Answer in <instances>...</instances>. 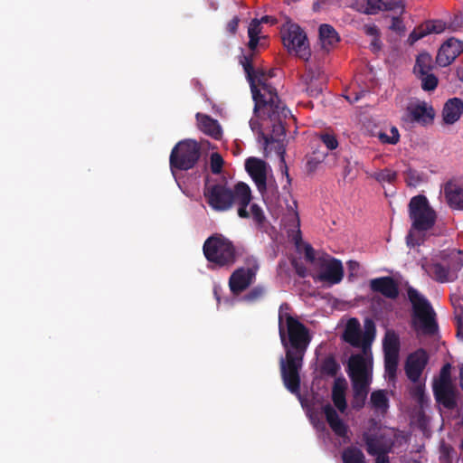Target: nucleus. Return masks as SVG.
Returning a JSON list of instances; mask_svg holds the SVG:
<instances>
[{
	"mask_svg": "<svg viewBox=\"0 0 463 463\" xmlns=\"http://www.w3.org/2000/svg\"><path fill=\"white\" fill-rule=\"evenodd\" d=\"M254 53L240 58L254 101L253 113L256 118L249 122L250 129L258 134V139L264 146L279 141L286 136L285 123L290 110L278 95V91L269 80L275 77V70L265 71L253 66Z\"/></svg>",
	"mask_w": 463,
	"mask_h": 463,
	"instance_id": "obj_1",
	"label": "nucleus"
},
{
	"mask_svg": "<svg viewBox=\"0 0 463 463\" xmlns=\"http://www.w3.org/2000/svg\"><path fill=\"white\" fill-rule=\"evenodd\" d=\"M290 307L283 303L279 310V334L285 356L279 359L284 386L293 394L300 392V370L307 347L312 340L309 329L289 314Z\"/></svg>",
	"mask_w": 463,
	"mask_h": 463,
	"instance_id": "obj_2",
	"label": "nucleus"
},
{
	"mask_svg": "<svg viewBox=\"0 0 463 463\" xmlns=\"http://www.w3.org/2000/svg\"><path fill=\"white\" fill-rule=\"evenodd\" d=\"M203 195L209 206L217 212H226L238 206V215L241 218H249L250 213L247 207L251 201V191L250 186L239 182L232 189L223 184L206 185Z\"/></svg>",
	"mask_w": 463,
	"mask_h": 463,
	"instance_id": "obj_3",
	"label": "nucleus"
},
{
	"mask_svg": "<svg viewBox=\"0 0 463 463\" xmlns=\"http://www.w3.org/2000/svg\"><path fill=\"white\" fill-rule=\"evenodd\" d=\"M243 251L242 247L235 246L232 241L220 233L208 237L203 245V252L207 261L219 269H229L233 266Z\"/></svg>",
	"mask_w": 463,
	"mask_h": 463,
	"instance_id": "obj_4",
	"label": "nucleus"
},
{
	"mask_svg": "<svg viewBox=\"0 0 463 463\" xmlns=\"http://www.w3.org/2000/svg\"><path fill=\"white\" fill-rule=\"evenodd\" d=\"M407 296L412 307L411 322L415 331L424 335H436L439 325L430 302L412 287H408Z\"/></svg>",
	"mask_w": 463,
	"mask_h": 463,
	"instance_id": "obj_5",
	"label": "nucleus"
},
{
	"mask_svg": "<svg viewBox=\"0 0 463 463\" xmlns=\"http://www.w3.org/2000/svg\"><path fill=\"white\" fill-rule=\"evenodd\" d=\"M347 373L353 387L352 407L359 411L365 404L371 383L366 359L363 354H356L350 356Z\"/></svg>",
	"mask_w": 463,
	"mask_h": 463,
	"instance_id": "obj_6",
	"label": "nucleus"
},
{
	"mask_svg": "<svg viewBox=\"0 0 463 463\" xmlns=\"http://www.w3.org/2000/svg\"><path fill=\"white\" fill-rule=\"evenodd\" d=\"M408 213L411 225L407 236V243L411 246L419 245L418 241H413V233H422L430 230L435 225L437 214L430 205L427 197L422 194L415 195L410 200Z\"/></svg>",
	"mask_w": 463,
	"mask_h": 463,
	"instance_id": "obj_7",
	"label": "nucleus"
},
{
	"mask_svg": "<svg viewBox=\"0 0 463 463\" xmlns=\"http://www.w3.org/2000/svg\"><path fill=\"white\" fill-rule=\"evenodd\" d=\"M462 267L463 256L455 250L443 251L423 266L429 276L439 283L455 281Z\"/></svg>",
	"mask_w": 463,
	"mask_h": 463,
	"instance_id": "obj_8",
	"label": "nucleus"
},
{
	"mask_svg": "<svg viewBox=\"0 0 463 463\" xmlns=\"http://www.w3.org/2000/svg\"><path fill=\"white\" fill-rule=\"evenodd\" d=\"M202 155L200 144L194 139L179 141L172 149L169 156L171 171H188L199 162Z\"/></svg>",
	"mask_w": 463,
	"mask_h": 463,
	"instance_id": "obj_9",
	"label": "nucleus"
},
{
	"mask_svg": "<svg viewBox=\"0 0 463 463\" xmlns=\"http://www.w3.org/2000/svg\"><path fill=\"white\" fill-rule=\"evenodd\" d=\"M364 331L362 332L360 322L357 318H350L345 327L342 338L354 347H361L364 352L370 348L374 339L375 324L371 318H366L364 323Z\"/></svg>",
	"mask_w": 463,
	"mask_h": 463,
	"instance_id": "obj_10",
	"label": "nucleus"
},
{
	"mask_svg": "<svg viewBox=\"0 0 463 463\" xmlns=\"http://www.w3.org/2000/svg\"><path fill=\"white\" fill-rule=\"evenodd\" d=\"M247 267L236 269L229 278V288L231 292L238 296L245 291L256 279L257 272L260 269L257 259L253 256H248L245 259Z\"/></svg>",
	"mask_w": 463,
	"mask_h": 463,
	"instance_id": "obj_11",
	"label": "nucleus"
},
{
	"mask_svg": "<svg viewBox=\"0 0 463 463\" xmlns=\"http://www.w3.org/2000/svg\"><path fill=\"white\" fill-rule=\"evenodd\" d=\"M281 33L283 44L288 52H294L298 58L307 61L311 56V51L307 34L300 26L292 24Z\"/></svg>",
	"mask_w": 463,
	"mask_h": 463,
	"instance_id": "obj_12",
	"label": "nucleus"
},
{
	"mask_svg": "<svg viewBox=\"0 0 463 463\" xmlns=\"http://www.w3.org/2000/svg\"><path fill=\"white\" fill-rule=\"evenodd\" d=\"M384 369L390 380L396 377L400 339L394 333H387L383 340Z\"/></svg>",
	"mask_w": 463,
	"mask_h": 463,
	"instance_id": "obj_13",
	"label": "nucleus"
},
{
	"mask_svg": "<svg viewBox=\"0 0 463 463\" xmlns=\"http://www.w3.org/2000/svg\"><path fill=\"white\" fill-rule=\"evenodd\" d=\"M429 354L423 348H419L410 354L405 362V373L410 381L416 383L419 382L425 367L429 363Z\"/></svg>",
	"mask_w": 463,
	"mask_h": 463,
	"instance_id": "obj_14",
	"label": "nucleus"
},
{
	"mask_svg": "<svg viewBox=\"0 0 463 463\" xmlns=\"http://www.w3.org/2000/svg\"><path fill=\"white\" fill-rule=\"evenodd\" d=\"M344 278V267L341 260L335 258H330L324 260L321 264V271L317 275V279L322 282H327L330 285H335L342 281Z\"/></svg>",
	"mask_w": 463,
	"mask_h": 463,
	"instance_id": "obj_15",
	"label": "nucleus"
},
{
	"mask_svg": "<svg viewBox=\"0 0 463 463\" xmlns=\"http://www.w3.org/2000/svg\"><path fill=\"white\" fill-rule=\"evenodd\" d=\"M463 52V43L455 38L448 39L439 49L436 62L440 67L450 65Z\"/></svg>",
	"mask_w": 463,
	"mask_h": 463,
	"instance_id": "obj_16",
	"label": "nucleus"
},
{
	"mask_svg": "<svg viewBox=\"0 0 463 463\" xmlns=\"http://www.w3.org/2000/svg\"><path fill=\"white\" fill-rule=\"evenodd\" d=\"M436 402L448 410L458 407V391L454 384H432Z\"/></svg>",
	"mask_w": 463,
	"mask_h": 463,
	"instance_id": "obj_17",
	"label": "nucleus"
},
{
	"mask_svg": "<svg viewBox=\"0 0 463 463\" xmlns=\"http://www.w3.org/2000/svg\"><path fill=\"white\" fill-rule=\"evenodd\" d=\"M321 410L328 426L335 433V435L344 439H349V427L340 418L333 405H331L330 403H326L322 406Z\"/></svg>",
	"mask_w": 463,
	"mask_h": 463,
	"instance_id": "obj_18",
	"label": "nucleus"
},
{
	"mask_svg": "<svg viewBox=\"0 0 463 463\" xmlns=\"http://www.w3.org/2000/svg\"><path fill=\"white\" fill-rule=\"evenodd\" d=\"M245 168L254 181L258 190L262 192L267 186L266 163L256 157H250L245 162Z\"/></svg>",
	"mask_w": 463,
	"mask_h": 463,
	"instance_id": "obj_19",
	"label": "nucleus"
},
{
	"mask_svg": "<svg viewBox=\"0 0 463 463\" xmlns=\"http://www.w3.org/2000/svg\"><path fill=\"white\" fill-rule=\"evenodd\" d=\"M369 287L373 292L380 293L390 299H395L399 296V286L395 279L390 276L371 279Z\"/></svg>",
	"mask_w": 463,
	"mask_h": 463,
	"instance_id": "obj_20",
	"label": "nucleus"
},
{
	"mask_svg": "<svg viewBox=\"0 0 463 463\" xmlns=\"http://www.w3.org/2000/svg\"><path fill=\"white\" fill-rule=\"evenodd\" d=\"M407 110L411 119L422 126L432 123L435 117L433 107L426 101L412 104L408 107Z\"/></svg>",
	"mask_w": 463,
	"mask_h": 463,
	"instance_id": "obj_21",
	"label": "nucleus"
},
{
	"mask_svg": "<svg viewBox=\"0 0 463 463\" xmlns=\"http://www.w3.org/2000/svg\"><path fill=\"white\" fill-rule=\"evenodd\" d=\"M347 383L345 378H336L332 388V402L335 408L342 413L347 409L345 392Z\"/></svg>",
	"mask_w": 463,
	"mask_h": 463,
	"instance_id": "obj_22",
	"label": "nucleus"
},
{
	"mask_svg": "<svg viewBox=\"0 0 463 463\" xmlns=\"http://www.w3.org/2000/svg\"><path fill=\"white\" fill-rule=\"evenodd\" d=\"M196 119L200 130L204 134L212 137L216 140L222 137V128L216 119H213L210 116L202 113L196 114Z\"/></svg>",
	"mask_w": 463,
	"mask_h": 463,
	"instance_id": "obj_23",
	"label": "nucleus"
},
{
	"mask_svg": "<svg viewBox=\"0 0 463 463\" xmlns=\"http://www.w3.org/2000/svg\"><path fill=\"white\" fill-rule=\"evenodd\" d=\"M463 113V101L458 98L449 99L444 105L442 117L446 124H454Z\"/></svg>",
	"mask_w": 463,
	"mask_h": 463,
	"instance_id": "obj_24",
	"label": "nucleus"
},
{
	"mask_svg": "<svg viewBox=\"0 0 463 463\" xmlns=\"http://www.w3.org/2000/svg\"><path fill=\"white\" fill-rule=\"evenodd\" d=\"M319 39L322 48L326 51L331 50L340 41V37L335 29L327 24L319 26Z\"/></svg>",
	"mask_w": 463,
	"mask_h": 463,
	"instance_id": "obj_25",
	"label": "nucleus"
},
{
	"mask_svg": "<svg viewBox=\"0 0 463 463\" xmlns=\"http://www.w3.org/2000/svg\"><path fill=\"white\" fill-rule=\"evenodd\" d=\"M445 197L451 208L463 210V185L447 184Z\"/></svg>",
	"mask_w": 463,
	"mask_h": 463,
	"instance_id": "obj_26",
	"label": "nucleus"
},
{
	"mask_svg": "<svg viewBox=\"0 0 463 463\" xmlns=\"http://www.w3.org/2000/svg\"><path fill=\"white\" fill-rule=\"evenodd\" d=\"M433 68L434 65L431 55L428 52H421L416 57L413 73L416 77H420L431 72Z\"/></svg>",
	"mask_w": 463,
	"mask_h": 463,
	"instance_id": "obj_27",
	"label": "nucleus"
},
{
	"mask_svg": "<svg viewBox=\"0 0 463 463\" xmlns=\"http://www.w3.org/2000/svg\"><path fill=\"white\" fill-rule=\"evenodd\" d=\"M363 438L369 455L378 456L387 453L383 441L376 435L364 433Z\"/></svg>",
	"mask_w": 463,
	"mask_h": 463,
	"instance_id": "obj_28",
	"label": "nucleus"
},
{
	"mask_svg": "<svg viewBox=\"0 0 463 463\" xmlns=\"http://www.w3.org/2000/svg\"><path fill=\"white\" fill-rule=\"evenodd\" d=\"M341 457L343 463H368L363 451L354 446L345 448Z\"/></svg>",
	"mask_w": 463,
	"mask_h": 463,
	"instance_id": "obj_29",
	"label": "nucleus"
},
{
	"mask_svg": "<svg viewBox=\"0 0 463 463\" xmlns=\"http://www.w3.org/2000/svg\"><path fill=\"white\" fill-rule=\"evenodd\" d=\"M370 402L377 411H386L389 407V400L383 390H377L371 393Z\"/></svg>",
	"mask_w": 463,
	"mask_h": 463,
	"instance_id": "obj_30",
	"label": "nucleus"
},
{
	"mask_svg": "<svg viewBox=\"0 0 463 463\" xmlns=\"http://www.w3.org/2000/svg\"><path fill=\"white\" fill-rule=\"evenodd\" d=\"M340 369V365L335 361V357L330 355L326 357L321 364H320V373L323 375H327L331 377H335Z\"/></svg>",
	"mask_w": 463,
	"mask_h": 463,
	"instance_id": "obj_31",
	"label": "nucleus"
},
{
	"mask_svg": "<svg viewBox=\"0 0 463 463\" xmlns=\"http://www.w3.org/2000/svg\"><path fill=\"white\" fill-rule=\"evenodd\" d=\"M306 91L310 97L316 98L322 93L324 81L314 79V75L308 73L306 79Z\"/></svg>",
	"mask_w": 463,
	"mask_h": 463,
	"instance_id": "obj_32",
	"label": "nucleus"
},
{
	"mask_svg": "<svg viewBox=\"0 0 463 463\" xmlns=\"http://www.w3.org/2000/svg\"><path fill=\"white\" fill-rule=\"evenodd\" d=\"M410 389L411 397L418 403V405L423 408L429 402L428 397L425 394V387L422 383H418Z\"/></svg>",
	"mask_w": 463,
	"mask_h": 463,
	"instance_id": "obj_33",
	"label": "nucleus"
},
{
	"mask_svg": "<svg viewBox=\"0 0 463 463\" xmlns=\"http://www.w3.org/2000/svg\"><path fill=\"white\" fill-rule=\"evenodd\" d=\"M372 177L375 179L380 184H392L397 179V173L395 171H392L389 168H384L382 170H379L377 172H374L372 175Z\"/></svg>",
	"mask_w": 463,
	"mask_h": 463,
	"instance_id": "obj_34",
	"label": "nucleus"
},
{
	"mask_svg": "<svg viewBox=\"0 0 463 463\" xmlns=\"http://www.w3.org/2000/svg\"><path fill=\"white\" fill-rule=\"evenodd\" d=\"M417 78L420 80V86L424 91H433L438 87L439 79L432 72Z\"/></svg>",
	"mask_w": 463,
	"mask_h": 463,
	"instance_id": "obj_35",
	"label": "nucleus"
},
{
	"mask_svg": "<svg viewBox=\"0 0 463 463\" xmlns=\"http://www.w3.org/2000/svg\"><path fill=\"white\" fill-rule=\"evenodd\" d=\"M266 293L264 286L258 285L252 288L248 293H246L242 299L248 303H255L263 298Z\"/></svg>",
	"mask_w": 463,
	"mask_h": 463,
	"instance_id": "obj_36",
	"label": "nucleus"
},
{
	"mask_svg": "<svg viewBox=\"0 0 463 463\" xmlns=\"http://www.w3.org/2000/svg\"><path fill=\"white\" fill-rule=\"evenodd\" d=\"M320 141L329 150H335L338 147V140L336 136L331 131H324L318 135Z\"/></svg>",
	"mask_w": 463,
	"mask_h": 463,
	"instance_id": "obj_37",
	"label": "nucleus"
},
{
	"mask_svg": "<svg viewBox=\"0 0 463 463\" xmlns=\"http://www.w3.org/2000/svg\"><path fill=\"white\" fill-rule=\"evenodd\" d=\"M432 384H453L450 364L447 363L441 367L439 378L435 379Z\"/></svg>",
	"mask_w": 463,
	"mask_h": 463,
	"instance_id": "obj_38",
	"label": "nucleus"
},
{
	"mask_svg": "<svg viewBox=\"0 0 463 463\" xmlns=\"http://www.w3.org/2000/svg\"><path fill=\"white\" fill-rule=\"evenodd\" d=\"M430 33V29L426 22L420 24V26L414 28V30L410 33L408 41L410 42L411 44H413L414 43H416L417 41Z\"/></svg>",
	"mask_w": 463,
	"mask_h": 463,
	"instance_id": "obj_39",
	"label": "nucleus"
},
{
	"mask_svg": "<svg viewBox=\"0 0 463 463\" xmlns=\"http://www.w3.org/2000/svg\"><path fill=\"white\" fill-rule=\"evenodd\" d=\"M383 0H366L364 13L366 14H376L380 11H383Z\"/></svg>",
	"mask_w": 463,
	"mask_h": 463,
	"instance_id": "obj_40",
	"label": "nucleus"
},
{
	"mask_svg": "<svg viewBox=\"0 0 463 463\" xmlns=\"http://www.w3.org/2000/svg\"><path fill=\"white\" fill-rule=\"evenodd\" d=\"M224 161L219 153H213L210 157L211 171L214 175L222 172Z\"/></svg>",
	"mask_w": 463,
	"mask_h": 463,
	"instance_id": "obj_41",
	"label": "nucleus"
},
{
	"mask_svg": "<svg viewBox=\"0 0 463 463\" xmlns=\"http://www.w3.org/2000/svg\"><path fill=\"white\" fill-rule=\"evenodd\" d=\"M405 182L409 186H417L420 182L421 178L416 170L409 168L405 173Z\"/></svg>",
	"mask_w": 463,
	"mask_h": 463,
	"instance_id": "obj_42",
	"label": "nucleus"
},
{
	"mask_svg": "<svg viewBox=\"0 0 463 463\" xmlns=\"http://www.w3.org/2000/svg\"><path fill=\"white\" fill-rule=\"evenodd\" d=\"M250 215H251L253 220L259 224L262 223L265 219L262 209L256 203L250 205Z\"/></svg>",
	"mask_w": 463,
	"mask_h": 463,
	"instance_id": "obj_43",
	"label": "nucleus"
},
{
	"mask_svg": "<svg viewBox=\"0 0 463 463\" xmlns=\"http://www.w3.org/2000/svg\"><path fill=\"white\" fill-rule=\"evenodd\" d=\"M383 11H394L402 8V0H383Z\"/></svg>",
	"mask_w": 463,
	"mask_h": 463,
	"instance_id": "obj_44",
	"label": "nucleus"
},
{
	"mask_svg": "<svg viewBox=\"0 0 463 463\" xmlns=\"http://www.w3.org/2000/svg\"><path fill=\"white\" fill-rule=\"evenodd\" d=\"M427 24L430 33H440L445 30V24L441 21H429Z\"/></svg>",
	"mask_w": 463,
	"mask_h": 463,
	"instance_id": "obj_45",
	"label": "nucleus"
},
{
	"mask_svg": "<svg viewBox=\"0 0 463 463\" xmlns=\"http://www.w3.org/2000/svg\"><path fill=\"white\" fill-rule=\"evenodd\" d=\"M260 33V22L257 19H253L248 28V35L252 37H259Z\"/></svg>",
	"mask_w": 463,
	"mask_h": 463,
	"instance_id": "obj_46",
	"label": "nucleus"
},
{
	"mask_svg": "<svg viewBox=\"0 0 463 463\" xmlns=\"http://www.w3.org/2000/svg\"><path fill=\"white\" fill-rule=\"evenodd\" d=\"M363 30L366 35L373 38L380 36V31L375 24H364Z\"/></svg>",
	"mask_w": 463,
	"mask_h": 463,
	"instance_id": "obj_47",
	"label": "nucleus"
},
{
	"mask_svg": "<svg viewBox=\"0 0 463 463\" xmlns=\"http://www.w3.org/2000/svg\"><path fill=\"white\" fill-rule=\"evenodd\" d=\"M305 259L313 263L316 260L315 250L310 244H306L304 248Z\"/></svg>",
	"mask_w": 463,
	"mask_h": 463,
	"instance_id": "obj_48",
	"label": "nucleus"
},
{
	"mask_svg": "<svg viewBox=\"0 0 463 463\" xmlns=\"http://www.w3.org/2000/svg\"><path fill=\"white\" fill-rule=\"evenodd\" d=\"M240 19L238 16H234L226 25L227 31L232 33L235 34L239 26Z\"/></svg>",
	"mask_w": 463,
	"mask_h": 463,
	"instance_id": "obj_49",
	"label": "nucleus"
},
{
	"mask_svg": "<svg viewBox=\"0 0 463 463\" xmlns=\"http://www.w3.org/2000/svg\"><path fill=\"white\" fill-rule=\"evenodd\" d=\"M390 29L395 32L404 31L402 21L400 17H392Z\"/></svg>",
	"mask_w": 463,
	"mask_h": 463,
	"instance_id": "obj_50",
	"label": "nucleus"
},
{
	"mask_svg": "<svg viewBox=\"0 0 463 463\" xmlns=\"http://www.w3.org/2000/svg\"><path fill=\"white\" fill-rule=\"evenodd\" d=\"M400 140V134L398 129L395 127H392L391 128V140L389 141V144L395 145Z\"/></svg>",
	"mask_w": 463,
	"mask_h": 463,
	"instance_id": "obj_51",
	"label": "nucleus"
},
{
	"mask_svg": "<svg viewBox=\"0 0 463 463\" xmlns=\"http://www.w3.org/2000/svg\"><path fill=\"white\" fill-rule=\"evenodd\" d=\"M366 94L365 91H360V92H355L354 93V96L353 94L349 95V96H345V99L350 102V103H355L356 101H358L362 97H364V95Z\"/></svg>",
	"mask_w": 463,
	"mask_h": 463,
	"instance_id": "obj_52",
	"label": "nucleus"
},
{
	"mask_svg": "<svg viewBox=\"0 0 463 463\" xmlns=\"http://www.w3.org/2000/svg\"><path fill=\"white\" fill-rule=\"evenodd\" d=\"M279 154L280 156V162L283 165L282 173H284L287 175L288 181L290 182L288 172V167L286 165L285 158H284L285 150L282 149L281 147H279Z\"/></svg>",
	"mask_w": 463,
	"mask_h": 463,
	"instance_id": "obj_53",
	"label": "nucleus"
},
{
	"mask_svg": "<svg viewBox=\"0 0 463 463\" xmlns=\"http://www.w3.org/2000/svg\"><path fill=\"white\" fill-rule=\"evenodd\" d=\"M248 47L251 52H254L258 46L260 37L249 36Z\"/></svg>",
	"mask_w": 463,
	"mask_h": 463,
	"instance_id": "obj_54",
	"label": "nucleus"
},
{
	"mask_svg": "<svg viewBox=\"0 0 463 463\" xmlns=\"http://www.w3.org/2000/svg\"><path fill=\"white\" fill-rule=\"evenodd\" d=\"M371 46L373 52H378L381 49L380 36L373 38L371 42Z\"/></svg>",
	"mask_w": 463,
	"mask_h": 463,
	"instance_id": "obj_55",
	"label": "nucleus"
},
{
	"mask_svg": "<svg viewBox=\"0 0 463 463\" xmlns=\"http://www.w3.org/2000/svg\"><path fill=\"white\" fill-rule=\"evenodd\" d=\"M261 23H264V24H274L277 23V19L272 17V16H269V15H264L261 17L260 20H259Z\"/></svg>",
	"mask_w": 463,
	"mask_h": 463,
	"instance_id": "obj_56",
	"label": "nucleus"
},
{
	"mask_svg": "<svg viewBox=\"0 0 463 463\" xmlns=\"http://www.w3.org/2000/svg\"><path fill=\"white\" fill-rule=\"evenodd\" d=\"M375 463H390L389 457L385 454L378 455L375 458Z\"/></svg>",
	"mask_w": 463,
	"mask_h": 463,
	"instance_id": "obj_57",
	"label": "nucleus"
},
{
	"mask_svg": "<svg viewBox=\"0 0 463 463\" xmlns=\"http://www.w3.org/2000/svg\"><path fill=\"white\" fill-rule=\"evenodd\" d=\"M378 137L383 144H389V141L391 140V136H388L387 134L383 132L379 133Z\"/></svg>",
	"mask_w": 463,
	"mask_h": 463,
	"instance_id": "obj_58",
	"label": "nucleus"
},
{
	"mask_svg": "<svg viewBox=\"0 0 463 463\" xmlns=\"http://www.w3.org/2000/svg\"><path fill=\"white\" fill-rule=\"evenodd\" d=\"M296 271L298 275L301 278H305L307 275V269L304 266H296Z\"/></svg>",
	"mask_w": 463,
	"mask_h": 463,
	"instance_id": "obj_59",
	"label": "nucleus"
},
{
	"mask_svg": "<svg viewBox=\"0 0 463 463\" xmlns=\"http://www.w3.org/2000/svg\"><path fill=\"white\" fill-rule=\"evenodd\" d=\"M459 386L461 390L463 391V364H459Z\"/></svg>",
	"mask_w": 463,
	"mask_h": 463,
	"instance_id": "obj_60",
	"label": "nucleus"
},
{
	"mask_svg": "<svg viewBox=\"0 0 463 463\" xmlns=\"http://www.w3.org/2000/svg\"><path fill=\"white\" fill-rule=\"evenodd\" d=\"M457 76L463 82V66L457 69Z\"/></svg>",
	"mask_w": 463,
	"mask_h": 463,
	"instance_id": "obj_61",
	"label": "nucleus"
},
{
	"mask_svg": "<svg viewBox=\"0 0 463 463\" xmlns=\"http://www.w3.org/2000/svg\"><path fill=\"white\" fill-rule=\"evenodd\" d=\"M213 294L218 303L221 301V298L219 296V288L217 287H214L213 288Z\"/></svg>",
	"mask_w": 463,
	"mask_h": 463,
	"instance_id": "obj_62",
	"label": "nucleus"
},
{
	"mask_svg": "<svg viewBox=\"0 0 463 463\" xmlns=\"http://www.w3.org/2000/svg\"><path fill=\"white\" fill-rule=\"evenodd\" d=\"M348 264L351 269H354L355 267H358V263L356 261L351 260L348 262Z\"/></svg>",
	"mask_w": 463,
	"mask_h": 463,
	"instance_id": "obj_63",
	"label": "nucleus"
},
{
	"mask_svg": "<svg viewBox=\"0 0 463 463\" xmlns=\"http://www.w3.org/2000/svg\"><path fill=\"white\" fill-rule=\"evenodd\" d=\"M300 239H301L300 232L298 231V234L295 237L296 244L298 243V240H300Z\"/></svg>",
	"mask_w": 463,
	"mask_h": 463,
	"instance_id": "obj_64",
	"label": "nucleus"
}]
</instances>
